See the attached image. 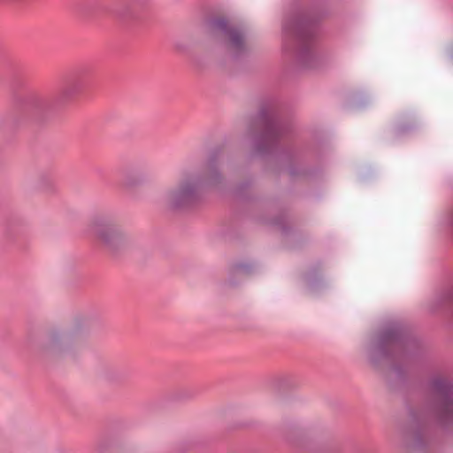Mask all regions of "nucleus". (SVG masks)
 I'll list each match as a JSON object with an SVG mask.
<instances>
[{
  "mask_svg": "<svg viewBox=\"0 0 453 453\" xmlns=\"http://www.w3.org/2000/svg\"><path fill=\"white\" fill-rule=\"evenodd\" d=\"M91 231L99 244L112 251L124 248L129 241L122 228L110 220H95Z\"/></svg>",
  "mask_w": 453,
  "mask_h": 453,
  "instance_id": "nucleus-1",
  "label": "nucleus"
},
{
  "mask_svg": "<svg viewBox=\"0 0 453 453\" xmlns=\"http://www.w3.org/2000/svg\"><path fill=\"white\" fill-rule=\"evenodd\" d=\"M435 411L438 417L447 422H453V388L444 380L434 385Z\"/></svg>",
  "mask_w": 453,
  "mask_h": 453,
  "instance_id": "nucleus-2",
  "label": "nucleus"
},
{
  "mask_svg": "<svg viewBox=\"0 0 453 453\" xmlns=\"http://www.w3.org/2000/svg\"><path fill=\"white\" fill-rule=\"evenodd\" d=\"M223 30L225 35L227 37L228 47L234 51H241L245 45L243 35L239 30L232 27H226L225 25Z\"/></svg>",
  "mask_w": 453,
  "mask_h": 453,
  "instance_id": "nucleus-4",
  "label": "nucleus"
},
{
  "mask_svg": "<svg viewBox=\"0 0 453 453\" xmlns=\"http://www.w3.org/2000/svg\"><path fill=\"white\" fill-rule=\"evenodd\" d=\"M203 180L198 178H187L167 194L169 203L175 206L188 204L193 202L198 194Z\"/></svg>",
  "mask_w": 453,
  "mask_h": 453,
  "instance_id": "nucleus-3",
  "label": "nucleus"
},
{
  "mask_svg": "<svg viewBox=\"0 0 453 453\" xmlns=\"http://www.w3.org/2000/svg\"><path fill=\"white\" fill-rule=\"evenodd\" d=\"M69 343V336L67 334H55L50 337V346L53 349H60Z\"/></svg>",
  "mask_w": 453,
  "mask_h": 453,
  "instance_id": "nucleus-5",
  "label": "nucleus"
},
{
  "mask_svg": "<svg viewBox=\"0 0 453 453\" xmlns=\"http://www.w3.org/2000/svg\"><path fill=\"white\" fill-rule=\"evenodd\" d=\"M74 88V84H69L65 89V94H68L71 92V90Z\"/></svg>",
  "mask_w": 453,
  "mask_h": 453,
  "instance_id": "nucleus-6",
  "label": "nucleus"
}]
</instances>
